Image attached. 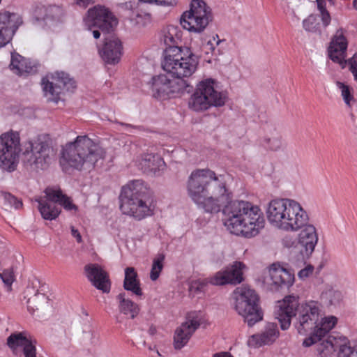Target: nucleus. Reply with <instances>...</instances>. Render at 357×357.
I'll list each match as a JSON object with an SVG mask.
<instances>
[{"mask_svg": "<svg viewBox=\"0 0 357 357\" xmlns=\"http://www.w3.org/2000/svg\"><path fill=\"white\" fill-rule=\"evenodd\" d=\"M298 234V244L301 248V253L303 257L309 258L314 250L318 242V234L315 227L310 224H305Z\"/></svg>", "mask_w": 357, "mask_h": 357, "instance_id": "4be33fe9", "label": "nucleus"}, {"mask_svg": "<svg viewBox=\"0 0 357 357\" xmlns=\"http://www.w3.org/2000/svg\"><path fill=\"white\" fill-rule=\"evenodd\" d=\"M229 175L217 174L205 168L193 170L187 181L188 195L198 208L208 213H223L224 225L230 233L250 238L264 227L261 209L251 202L232 201Z\"/></svg>", "mask_w": 357, "mask_h": 357, "instance_id": "f257e3e1", "label": "nucleus"}, {"mask_svg": "<svg viewBox=\"0 0 357 357\" xmlns=\"http://www.w3.org/2000/svg\"><path fill=\"white\" fill-rule=\"evenodd\" d=\"M0 278L8 286H10L14 281V275L10 270H6L3 273H0Z\"/></svg>", "mask_w": 357, "mask_h": 357, "instance_id": "c03bdc74", "label": "nucleus"}, {"mask_svg": "<svg viewBox=\"0 0 357 357\" xmlns=\"http://www.w3.org/2000/svg\"><path fill=\"white\" fill-rule=\"evenodd\" d=\"M266 214L272 227L287 232L298 231L309 219L301 204L291 198L271 199L267 204Z\"/></svg>", "mask_w": 357, "mask_h": 357, "instance_id": "20e7f679", "label": "nucleus"}, {"mask_svg": "<svg viewBox=\"0 0 357 357\" xmlns=\"http://www.w3.org/2000/svg\"><path fill=\"white\" fill-rule=\"evenodd\" d=\"M213 357H233L228 352H220L215 354Z\"/></svg>", "mask_w": 357, "mask_h": 357, "instance_id": "3c124183", "label": "nucleus"}, {"mask_svg": "<svg viewBox=\"0 0 357 357\" xmlns=\"http://www.w3.org/2000/svg\"><path fill=\"white\" fill-rule=\"evenodd\" d=\"M347 48V40L342 30H337L328 48L330 58L335 62L342 63L346 58Z\"/></svg>", "mask_w": 357, "mask_h": 357, "instance_id": "cd10ccee", "label": "nucleus"}, {"mask_svg": "<svg viewBox=\"0 0 357 357\" xmlns=\"http://www.w3.org/2000/svg\"><path fill=\"white\" fill-rule=\"evenodd\" d=\"M280 332L277 324L268 323L261 333L252 335L248 340V344L251 347H260L264 345L273 344L279 337Z\"/></svg>", "mask_w": 357, "mask_h": 357, "instance_id": "bb28decb", "label": "nucleus"}, {"mask_svg": "<svg viewBox=\"0 0 357 357\" xmlns=\"http://www.w3.org/2000/svg\"><path fill=\"white\" fill-rule=\"evenodd\" d=\"M221 42L222 40L219 39L218 35L214 36L208 40L205 43H203L202 50L205 54L213 52L215 50V47L218 46Z\"/></svg>", "mask_w": 357, "mask_h": 357, "instance_id": "ea45409f", "label": "nucleus"}, {"mask_svg": "<svg viewBox=\"0 0 357 357\" xmlns=\"http://www.w3.org/2000/svg\"><path fill=\"white\" fill-rule=\"evenodd\" d=\"M208 282V278L206 280H195L190 282L189 285V291L191 293L197 294L204 290L205 286Z\"/></svg>", "mask_w": 357, "mask_h": 357, "instance_id": "a19ab883", "label": "nucleus"}, {"mask_svg": "<svg viewBox=\"0 0 357 357\" xmlns=\"http://www.w3.org/2000/svg\"><path fill=\"white\" fill-rule=\"evenodd\" d=\"M164 260L165 255L163 254L157 255L153 259L150 271V279L152 281H155L158 279L164 267Z\"/></svg>", "mask_w": 357, "mask_h": 357, "instance_id": "e433bc0d", "label": "nucleus"}, {"mask_svg": "<svg viewBox=\"0 0 357 357\" xmlns=\"http://www.w3.org/2000/svg\"><path fill=\"white\" fill-rule=\"evenodd\" d=\"M303 28L307 31H316L317 29V20L316 16L310 15L307 19L303 22Z\"/></svg>", "mask_w": 357, "mask_h": 357, "instance_id": "37998d69", "label": "nucleus"}, {"mask_svg": "<svg viewBox=\"0 0 357 357\" xmlns=\"http://www.w3.org/2000/svg\"><path fill=\"white\" fill-rule=\"evenodd\" d=\"M70 230L72 236L76 238L78 243H81L82 241V238L78 230L76 229L74 227H71Z\"/></svg>", "mask_w": 357, "mask_h": 357, "instance_id": "09e8293b", "label": "nucleus"}, {"mask_svg": "<svg viewBox=\"0 0 357 357\" xmlns=\"http://www.w3.org/2000/svg\"><path fill=\"white\" fill-rule=\"evenodd\" d=\"M182 36V31L178 26L169 25L163 31L162 40L167 47H178L176 45L181 41Z\"/></svg>", "mask_w": 357, "mask_h": 357, "instance_id": "473e14b6", "label": "nucleus"}, {"mask_svg": "<svg viewBox=\"0 0 357 357\" xmlns=\"http://www.w3.org/2000/svg\"><path fill=\"white\" fill-rule=\"evenodd\" d=\"M48 298L42 293L37 292L32 298L27 301V308L33 313L36 310L48 303Z\"/></svg>", "mask_w": 357, "mask_h": 357, "instance_id": "c9c22d12", "label": "nucleus"}, {"mask_svg": "<svg viewBox=\"0 0 357 357\" xmlns=\"http://www.w3.org/2000/svg\"><path fill=\"white\" fill-rule=\"evenodd\" d=\"M119 301V310L123 314L129 316L131 319L135 318L139 313V307L132 301L126 298L124 294H120L117 296Z\"/></svg>", "mask_w": 357, "mask_h": 357, "instance_id": "f704fd0d", "label": "nucleus"}, {"mask_svg": "<svg viewBox=\"0 0 357 357\" xmlns=\"http://www.w3.org/2000/svg\"><path fill=\"white\" fill-rule=\"evenodd\" d=\"M121 125L122 126L126 127V128H130V126H129V125H128V124L121 123Z\"/></svg>", "mask_w": 357, "mask_h": 357, "instance_id": "5fc2aeb1", "label": "nucleus"}, {"mask_svg": "<svg viewBox=\"0 0 357 357\" xmlns=\"http://www.w3.org/2000/svg\"><path fill=\"white\" fill-rule=\"evenodd\" d=\"M233 298L236 311L249 326L262 319L259 298L254 289L245 286L237 287L233 292Z\"/></svg>", "mask_w": 357, "mask_h": 357, "instance_id": "0eeeda50", "label": "nucleus"}, {"mask_svg": "<svg viewBox=\"0 0 357 357\" xmlns=\"http://www.w3.org/2000/svg\"><path fill=\"white\" fill-rule=\"evenodd\" d=\"M75 3L82 8H86L93 2V0H75Z\"/></svg>", "mask_w": 357, "mask_h": 357, "instance_id": "8fccbe9b", "label": "nucleus"}, {"mask_svg": "<svg viewBox=\"0 0 357 357\" xmlns=\"http://www.w3.org/2000/svg\"><path fill=\"white\" fill-rule=\"evenodd\" d=\"M317 321L312 331H310V335L305 338L303 342L305 347H310L317 341L325 336L331 331L337 323V318L335 316L330 315L324 317Z\"/></svg>", "mask_w": 357, "mask_h": 357, "instance_id": "5701e85b", "label": "nucleus"}, {"mask_svg": "<svg viewBox=\"0 0 357 357\" xmlns=\"http://www.w3.org/2000/svg\"><path fill=\"white\" fill-rule=\"evenodd\" d=\"M199 63L198 57L188 47H167L164 51L162 61V69L169 75L177 78L169 79L166 75H160L155 81L154 85L162 92H176L185 86L183 79L190 77L195 73Z\"/></svg>", "mask_w": 357, "mask_h": 357, "instance_id": "f03ea898", "label": "nucleus"}, {"mask_svg": "<svg viewBox=\"0 0 357 357\" xmlns=\"http://www.w3.org/2000/svg\"><path fill=\"white\" fill-rule=\"evenodd\" d=\"M24 357H43L37 356L36 344L30 348L29 350H26V352L24 354Z\"/></svg>", "mask_w": 357, "mask_h": 357, "instance_id": "de8ad7c7", "label": "nucleus"}, {"mask_svg": "<svg viewBox=\"0 0 357 357\" xmlns=\"http://www.w3.org/2000/svg\"><path fill=\"white\" fill-rule=\"evenodd\" d=\"M84 22L89 30L97 26L106 32L112 31L118 24L113 14L107 8L100 6L89 9Z\"/></svg>", "mask_w": 357, "mask_h": 357, "instance_id": "a211bd4d", "label": "nucleus"}, {"mask_svg": "<svg viewBox=\"0 0 357 357\" xmlns=\"http://www.w3.org/2000/svg\"><path fill=\"white\" fill-rule=\"evenodd\" d=\"M246 266L241 261H234L208 278L213 285L238 284L243 281V271Z\"/></svg>", "mask_w": 357, "mask_h": 357, "instance_id": "6ab92c4d", "label": "nucleus"}, {"mask_svg": "<svg viewBox=\"0 0 357 357\" xmlns=\"http://www.w3.org/2000/svg\"><path fill=\"white\" fill-rule=\"evenodd\" d=\"M93 36L96 39H98L100 36V33L98 30H93Z\"/></svg>", "mask_w": 357, "mask_h": 357, "instance_id": "603ef678", "label": "nucleus"}, {"mask_svg": "<svg viewBox=\"0 0 357 357\" xmlns=\"http://www.w3.org/2000/svg\"><path fill=\"white\" fill-rule=\"evenodd\" d=\"M45 194L47 199L43 198L37 199L39 211L44 219L52 220L59 215L61 209L55 205V203L63 206L66 211L77 212V206L73 203L69 197L63 194L59 187H47L45 190Z\"/></svg>", "mask_w": 357, "mask_h": 357, "instance_id": "6e6552de", "label": "nucleus"}, {"mask_svg": "<svg viewBox=\"0 0 357 357\" xmlns=\"http://www.w3.org/2000/svg\"><path fill=\"white\" fill-rule=\"evenodd\" d=\"M24 152V161L31 169H45L52 162L56 151L50 143L41 137L34 141H29Z\"/></svg>", "mask_w": 357, "mask_h": 357, "instance_id": "9d476101", "label": "nucleus"}, {"mask_svg": "<svg viewBox=\"0 0 357 357\" xmlns=\"http://www.w3.org/2000/svg\"><path fill=\"white\" fill-rule=\"evenodd\" d=\"M317 351L320 357H331L339 348L337 357H357V342H350L345 337L329 336L317 341Z\"/></svg>", "mask_w": 357, "mask_h": 357, "instance_id": "ddd939ff", "label": "nucleus"}, {"mask_svg": "<svg viewBox=\"0 0 357 357\" xmlns=\"http://www.w3.org/2000/svg\"><path fill=\"white\" fill-rule=\"evenodd\" d=\"M44 96L48 101L57 102L63 91H71L75 87V82L63 72H56L42 79Z\"/></svg>", "mask_w": 357, "mask_h": 357, "instance_id": "2eb2a0df", "label": "nucleus"}, {"mask_svg": "<svg viewBox=\"0 0 357 357\" xmlns=\"http://www.w3.org/2000/svg\"><path fill=\"white\" fill-rule=\"evenodd\" d=\"M106 153L98 140L79 135L62 147L60 165L64 171L73 168L91 172L103 164Z\"/></svg>", "mask_w": 357, "mask_h": 357, "instance_id": "7ed1b4c3", "label": "nucleus"}, {"mask_svg": "<svg viewBox=\"0 0 357 357\" xmlns=\"http://www.w3.org/2000/svg\"><path fill=\"white\" fill-rule=\"evenodd\" d=\"M203 321L204 314L202 312H191L188 313L185 321L175 331L174 335L175 349H180L183 348Z\"/></svg>", "mask_w": 357, "mask_h": 357, "instance_id": "f3484780", "label": "nucleus"}, {"mask_svg": "<svg viewBox=\"0 0 357 357\" xmlns=\"http://www.w3.org/2000/svg\"><path fill=\"white\" fill-rule=\"evenodd\" d=\"M133 5L134 3L132 2H128L125 3V8L126 9V17L129 19L132 25L145 26L148 22H150V15H142L139 13L137 10H133Z\"/></svg>", "mask_w": 357, "mask_h": 357, "instance_id": "72a5a7b5", "label": "nucleus"}, {"mask_svg": "<svg viewBox=\"0 0 357 357\" xmlns=\"http://www.w3.org/2000/svg\"><path fill=\"white\" fill-rule=\"evenodd\" d=\"M2 197L6 204L15 209L20 208L22 206L20 200L17 199L15 197L8 192H3Z\"/></svg>", "mask_w": 357, "mask_h": 357, "instance_id": "79ce46f5", "label": "nucleus"}, {"mask_svg": "<svg viewBox=\"0 0 357 357\" xmlns=\"http://www.w3.org/2000/svg\"><path fill=\"white\" fill-rule=\"evenodd\" d=\"M300 304L298 297L294 296H285L282 301H278L275 316L280 324L282 330H287L289 328L291 318L298 314Z\"/></svg>", "mask_w": 357, "mask_h": 357, "instance_id": "412c9836", "label": "nucleus"}, {"mask_svg": "<svg viewBox=\"0 0 357 357\" xmlns=\"http://www.w3.org/2000/svg\"><path fill=\"white\" fill-rule=\"evenodd\" d=\"M22 152L20 132L9 130L0 135V165L7 171H14Z\"/></svg>", "mask_w": 357, "mask_h": 357, "instance_id": "9b49d317", "label": "nucleus"}, {"mask_svg": "<svg viewBox=\"0 0 357 357\" xmlns=\"http://www.w3.org/2000/svg\"><path fill=\"white\" fill-rule=\"evenodd\" d=\"M155 207L153 192L142 181H131L123 188L120 208L123 214L141 220L152 216Z\"/></svg>", "mask_w": 357, "mask_h": 357, "instance_id": "39448f33", "label": "nucleus"}, {"mask_svg": "<svg viewBox=\"0 0 357 357\" xmlns=\"http://www.w3.org/2000/svg\"><path fill=\"white\" fill-rule=\"evenodd\" d=\"M350 70L354 77V79L357 82V58H353L351 60Z\"/></svg>", "mask_w": 357, "mask_h": 357, "instance_id": "49530a36", "label": "nucleus"}, {"mask_svg": "<svg viewBox=\"0 0 357 357\" xmlns=\"http://www.w3.org/2000/svg\"><path fill=\"white\" fill-rule=\"evenodd\" d=\"M123 287L126 290L130 291L137 296L142 294L139 280L137 278V273L133 267H128L125 269Z\"/></svg>", "mask_w": 357, "mask_h": 357, "instance_id": "c756f323", "label": "nucleus"}, {"mask_svg": "<svg viewBox=\"0 0 357 357\" xmlns=\"http://www.w3.org/2000/svg\"><path fill=\"white\" fill-rule=\"evenodd\" d=\"M22 24L23 19L20 13L6 10H0V48L10 42Z\"/></svg>", "mask_w": 357, "mask_h": 357, "instance_id": "aec40b11", "label": "nucleus"}, {"mask_svg": "<svg viewBox=\"0 0 357 357\" xmlns=\"http://www.w3.org/2000/svg\"><path fill=\"white\" fill-rule=\"evenodd\" d=\"M36 344V341L26 331L12 333L7 339V344L13 352L22 349L24 354Z\"/></svg>", "mask_w": 357, "mask_h": 357, "instance_id": "c85d7f7f", "label": "nucleus"}, {"mask_svg": "<svg viewBox=\"0 0 357 357\" xmlns=\"http://www.w3.org/2000/svg\"><path fill=\"white\" fill-rule=\"evenodd\" d=\"M263 145L271 151H278L282 146V137L280 135L273 136L271 137H266L263 140Z\"/></svg>", "mask_w": 357, "mask_h": 357, "instance_id": "58836bf2", "label": "nucleus"}, {"mask_svg": "<svg viewBox=\"0 0 357 357\" xmlns=\"http://www.w3.org/2000/svg\"><path fill=\"white\" fill-rule=\"evenodd\" d=\"M82 314H84L85 316H88V313L84 309H82Z\"/></svg>", "mask_w": 357, "mask_h": 357, "instance_id": "864d4df0", "label": "nucleus"}, {"mask_svg": "<svg viewBox=\"0 0 357 357\" xmlns=\"http://www.w3.org/2000/svg\"><path fill=\"white\" fill-rule=\"evenodd\" d=\"M100 54L105 63L113 65L118 63L123 55L121 41L116 37L106 39L102 47L100 50Z\"/></svg>", "mask_w": 357, "mask_h": 357, "instance_id": "393cba45", "label": "nucleus"}, {"mask_svg": "<svg viewBox=\"0 0 357 357\" xmlns=\"http://www.w3.org/2000/svg\"><path fill=\"white\" fill-rule=\"evenodd\" d=\"M337 89L340 91L341 96L344 103L350 106L354 102V96L351 93L352 89L346 84L341 82H336L335 83Z\"/></svg>", "mask_w": 357, "mask_h": 357, "instance_id": "4c0bfd02", "label": "nucleus"}, {"mask_svg": "<svg viewBox=\"0 0 357 357\" xmlns=\"http://www.w3.org/2000/svg\"><path fill=\"white\" fill-rule=\"evenodd\" d=\"M64 10L57 5L36 6L32 13V24L40 29L55 31L63 22Z\"/></svg>", "mask_w": 357, "mask_h": 357, "instance_id": "f8f14e48", "label": "nucleus"}, {"mask_svg": "<svg viewBox=\"0 0 357 357\" xmlns=\"http://www.w3.org/2000/svg\"><path fill=\"white\" fill-rule=\"evenodd\" d=\"M213 20L211 8L203 0H192L189 10L185 11L180 20L181 26L192 33H201Z\"/></svg>", "mask_w": 357, "mask_h": 357, "instance_id": "1a4fd4ad", "label": "nucleus"}, {"mask_svg": "<svg viewBox=\"0 0 357 357\" xmlns=\"http://www.w3.org/2000/svg\"><path fill=\"white\" fill-rule=\"evenodd\" d=\"M227 100V93L221 89L216 79L204 78L197 83L188 105L194 111L203 112L211 107H222Z\"/></svg>", "mask_w": 357, "mask_h": 357, "instance_id": "423d86ee", "label": "nucleus"}, {"mask_svg": "<svg viewBox=\"0 0 357 357\" xmlns=\"http://www.w3.org/2000/svg\"><path fill=\"white\" fill-rule=\"evenodd\" d=\"M134 165L146 173L157 174L165 167L162 158L152 153H143L133 160Z\"/></svg>", "mask_w": 357, "mask_h": 357, "instance_id": "b1692460", "label": "nucleus"}, {"mask_svg": "<svg viewBox=\"0 0 357 357\" xmlns=\"http://www.w3.org/2000/svg\"><path fill=\"white\" fill-rule=\"evenodd\" d=\"M321 301L328 306H337L343 299L342 293L335 287L326 285L320 296Z\"/></svg>", "mask_w": 357, "mask_h": 357, "instance_id": "7c9ffc66", "label": "nucleus"}, {"mask_svg": "<svg viewBox=\"0 0 357 357\" xmlns=\"http://www.w3.org/2000/svg\"><path fill=\"white\" fill-rule=\"evenodd\" d=\"M313 271L314 267L312 265H307L298 273V277L301 280H305L312 274Z\"/></svg>", "mask_w": 357, "mask_h": 357, "instance_id": "a18cd8bd", "label": "nucleus"}, {"mask_svg": "<svg viewBox=\"0 0 357 357\" xmlns=\"http://www.w3.org/2000/svg\"><path fill=\"white\" fill-rule=\"evenodd\" d=\"M354 7L357 9V0H354Z\"/></svg>", "mask_w": 357, "mask_h": 357, "instance_id": "6e6d98bb", "label": "nucleus"}, {"mask_svg": "<svg viewBox=\"0 0 357 357\" xmlns=\"http://www.w3.org/2000/svg\"><path fill=\"white\" fill-rule=\"evenodd\" d=\"M89 280L97 289L107 293L110 289V282L106 271L98 264H90L84 268Z\"/></svg>", "mask_w": 357, "mask_h": 357, "instance_id": "a878e982", "label": "nucleus"}, {"mask_svg": "<svg viewBox=\"0 0 357 357\" xmlns=\"http://www.w3.org/2000/svg\"><path fill=\"white\" fill-rule=\"evenodd\" d=\"M323 314L322 305L319 302L310 300L301 303L296 326L298 333L304 335L312 331Z\"/></svg>", "mask_w": 357, "mask_h": 357, "instance_id": "dca6fc26", "label": "nucleus"}, {"mask_svg": "<svg viewBox=\"0 0 357 357\" xmlns=\"http://www.w3.org/2000/svg\"><path fill=\"white\" fill-rule=\"evenodd\" d=\"M10 68L14 73L19 75H23L32 71L30 61L17 53H13L11 55Z\"/></svg>", "mask_w": 357, "mask_h": 357, "instance_id": "2f4dec72", "label": "nucleus"}, {"mask_svg": "<svg viewBox=\"0 0 357 357\" xmlns=\"http://www.w3.org/2000/svg\"><path fill=\"white\" fill-rule=\"evenodd\" d=\"M294 279V273L273 264L262 271L258 280L267 290L278 291L280 288L291 287Z\"/></svg>", "mask_w": 357, "mask_h": 357, "instance_id": "4468645a", "label": "nucleus"}]
</instances>
